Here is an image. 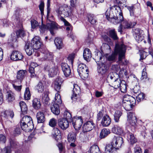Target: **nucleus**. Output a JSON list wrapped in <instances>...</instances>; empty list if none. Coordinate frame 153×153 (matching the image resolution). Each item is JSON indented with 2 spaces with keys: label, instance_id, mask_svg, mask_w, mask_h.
Returning a JSON list of instances; mask_svg holds the SVG:
<instances>
[{
  "label": "nucleus",
  "instance_id": "nucleus-35",
  "mask_svg": "<svg viewBox=\"0 0 153 153\" xmlns=\"http://www.w3.org/2000/svg\"><path fill=\"white\" fill-rule=\"evenodd\" d=\"M123 20V14L120 15L119 16H117L114 17L113 18L111 22L114 24H116L121 22Z\"/></svg>",
  "mask_w": 153,
  "mask_h": 153
},
{
  "label": "nucleus",
  "instance_id": "nucleus-20",
  "mask_svg": "<svg viewBox=\"0 0 153 153\" xmlns=\"http://www.w3.org/2000/svg\"><path fill=\"white\" fill-rule=\"evenodd\" d=\"M61 67L65 76H69L71 73V70L69 66L66 63H63L61 64Z\"/></svg>",
  "mask_w": 153,
  "mask_h": 153
},
{
  "label": "nucleus",
  "instance_id": "nucleus-61",
  "mask_svg": "<svg viewBox=\"0 0 153 153\" xmlns=\"http://www.w3.org/2000/svg\"><path fill=\"white\" fill-rule=\"evenodd\" d=\"M75 56V54L74 53H72L70 55L68 58V60L72 64H73L74 61V59Z\"/></svg>",
  "mask_w": 153,
  "mask_h": 153
},
{
  "label": "nucleus",
  "instance_id": "nucleus-6",
  "mask_svg": "<svg viewBox=\"0 0 153 153\" xmlns=\"http://www.w3.org/2000/svg\"><path fill=\"white\" fill-rule=\"evenodd\" d=\"M58 16L67 17L71 16V10L70 7L66 4H63L56 10Z\"/></svg>",
  "mask_w": 153,
  "mask_h": 153
},
{
  "label": "nucleus",
  "instance_id": "nucleus-26",
  "mask_svg": "<svg viewBox=\"0 0 153 153\" xmlns=\"http://www.w3.org/2000/svg\"><path fill=\"white\" fill-rule=\"evenodd\" d=\"M60 105L54 104L52 102L51 107V109L52 112L56 115H58L60 113L59 106Z\"/></svg>",
  "mask_w": 153,
  "mask_h": 153
},
{
  "label": "nucleus",
  "instance_id": "nucleus-62",
  "mask_svg": "<svg viewBox=\"0 0 153 153\" xmlns=\"http://www.w3.org/2000/svg\"><path fill=\"white\" fill-rule=\"evenodd\" d=\"M59 19L61 21L63 22L65 25L67 26H70V27H71L70 24L68 21H67L63 17L60 16L59 17Z\"/></svg>",
  "mask_w": 153,
  "mask_h": 153
},
{
  "label": "nucleus",
  "instance_id": "nucleus-13",
  "mask_svg": "<svg viewBox=\"0 0 153 153\" xmlns=\"http://www.w3.org/2000/svg\"><path fill=\"white\" fill-rule=\"evenodd\" d=\"M30 44L33 48L37 50L40 48L42 44L39 37L36 36L32 40Z\"/></svg>",
  "mask_w": 153,
  "mask_h": 153
},
{
  "label": "nucleus",
  "instance_id": "nucleus-36",
  "mask_svg": "<svg viewBox=\"0 0 153 153\" xmlns=\"http://www.w3.org/2000/svg\"><path fill=\"white\" fill-rule=\"evenodd\" d=\"M19 105L22 113L23 114H26L27 110V108L25 102L23 101H21L19 102Z\"/></svg>",
  "mask_w": 153,
  "mask_h": 153
},
{
  "label": "nucleus",
  "instance_id": "nucleus-33",
  "mask_svg": "<svg viewBox=\"0 0 153 153\" xmlns=\"http://www.w3.org/2000/svg\"><path fill=\"white\" fill-rule=\"evenodd\" d=\"M36 116L38 123H42L44 122L45 117L43 113L41 111L38 112Z\"/></svg>",
  "mask_w": 153,
  "mask_h": 153
},
{
  "label": "nucleus",
  "instance_id": "nucleus-17",
  "mask_svg": "<svg viewBox=\"0 0 153 153\" xmlns=\"http://www.w3.org/2000/svg\"><path fill=\"white\" fill-rule=\"evenodd\" d=\"M94 54L95 56L94 59L97 64L100 65L101 63H103L104 62V57L100 51H95Z\"/></svg>",
  "mask_w": 153,
  "mask_h": 153
},
{
  "label": "nucleus",
  "instance_id": "nucleus-8",
  "mask_svg": "<svg viewBox=\"0 0 153 153\" xmlns=\"http://www.w3.org/2000/svg\"><path fill=\"white\" fill-rule=\"evenodd\" d=\"M128 123L131 126L134 128L136 126L137 119L135 113L131 112H129L127 113Z\"/></svg>",
  "mask_w": 153,
  "mask_h": 153
},
{
  "label": "nucleus",
  "instance_id": "nucleus-64",
  "mask_svg": "<svg viewBox=\"0 0 153 153\" xmlns=\"http://www.w3.org/2000/svg\"><path fill=\"white\" fill-rule=\"evenodd\" d=\"M104 116L103 112L102 111H100L97 114V120L99 121Z\"/></svg>",
  "mask_w": 153,
  "mask_h": 153
},
{
  "label": "nucleus",
  "instance_id": "nucleus-44",
  "mask_svg": "<svg viewBox=\"0 0 153 153\" xmlns=\"http://www.w3.org/2000/svg\"><path fill=\"white\" fill-rule=\"evenodd\" d=\"M121 91L123 93H125L127 91V86L125 81L122 80L120 86Z\"/></svg>",
  "mask_w": 153,
  "mask_h": 153
},
{
  "label": "nucleus",
  "instance_id": "nucleus-30",
  "mask_svg": "<svg viewBox=\"0 0 153 153\" xmlns=\"http://www.w3.org/2000/svg\"><path fill=\"white\" fill-rule=\"evenodd\" d=\"M100 65L101 67L98 69V72L100 74L103 75L108 70L107 67L105 62L103 63H101Z\"/></svg>",
  "mask_w": 153,
  "mask_h": 153
},
{
  "label": "nucleus",
  "instance_id": "nucleus-3",
  "mask_svg": "<svg viewBox=\"0 0 153 153\" xmlns=\"http://www.w3.org/2000/svg\"><path fill=\"white\" fill-rule=\"evenodd\" d=\"M107 80L111 82L112 86L115 88H119L122 82L119 75L115 72L110 73L107 76Z\"/></svg>",
  "mask_w": 153,
  "mask_h": 153
},
{
  "label": "nucleus",
  "instance_id": "nucleus-34",
  "mask_svg": "<svg viewBox=\"0 0 153 153\" xmlns=\"http://www.w3.org/2000/svg\"><path fill=\"white\" fill-rule=\"evenodd\" d=\"M112 131L114 133L118 134H120L123 132V130L121 127L117 125H114Z\"/></svg>",
  "mask_w": 153,
  "mask_h": 153
},
{
  "label": "nucleus",
  "instance_id": "nucleus-52",
  "mask_svg": "<svg viewBox=\"0 0 153 153\" xmlns=\"http://www.w3.org/2000/svg\"><path fill=\"white\" fill-rule=\"evenodd\" d=\"M128 138H129L130 142L131 144H133L136 142V139L135 138L134 135L131 133H128Z\"/></svg>",
  "mask_w": 153,
  "mask_h": 153
},
{
  "label": "nucleus",
  "instance_id": "nucleus-41",
  "mask_svg": "<svg viewBox=\"0 0 153 153\" xmlns=\"http://www.w3.org/2000/svg\"><path fill=\"white\" fill-rule=\"evenodd\" d=\"M110 133V132L109 130L106 128L103 129L100 134V137L101 138H103Z\"/></svg>",
  "mask_w": 153,
  "mask_h": 153
},
{
  "label": "nucleus",
  "instance_id": "nucleus-39",
  "mask_svg": "<svg viewBox=\"0 0 153 153\" xmlns=\"http://www.w3.org/2000/svg\"><path fill=\"white\" fill-rule=\"evenodd\" d=\"M76 134L73 132H70L68 135V139L69 142H74L76 140Z\"/></svg>",
  "mask_w": 153,
  "mask_h": 153
},
{
  "label": "nucleus",
  "instance_id": "nucleus-16",
  "mask_svg": "<svg viewBox=\"0 0 153 153\" xmlns=\"http://www.w3.org/2000/svg\"><path fill=\"white\" fill-rule=\"evenodd\" d=\"M63 81V80L61 77H58L52 83V86L56 91H59L60 89L61 84Z\"/></svg>",
  "mask_w": 153,
  "mask_h": 153
},
{
  "label": "nucleus",
  "instance_id": "nucleus-63",
  "mask_svg": "<svg viewBox=\"0 0 153 153\" xmlns=\"http://www.w3.org/2000/svg\"><path fill=\"white\" fill-rule=\"evenodd\" d=\"M12 85L13 88L15 90L18 91H21L22 85L17 86L15 84H13Z\"/></svg>",
  "mask_w": 153,
  "mask_h": 153
},
{
  "label": "nucleus",
  "instance_id": "nucleus-24",
  "mask_svg": "<svg viewBox=\"0 0 153 153\" xmlns=\"http://www.w3.org/2000/svg\"><path fill=\"white\" fill-rule=\"evenodd\" d=\"M27 74V71L25 70H21L18 71L17 73L16 78L17 79L20 81L21 82Z\"/></svg>",
  "mask_w": 153,
  "mask_h": 153
},
{
  "label": "nucleus",
  "instance_id": "nucleus-43",
  "mask_svg": "<svg viewBox=\"0 0 153 153\" xmlns=\"http://www.w3.org/2000/svg\"><path fill=\"white\" fill-rule=\"evenodd\" d=\"M114 148L112 144H108L106 146L105 148V151L109 153H112L114 152Z\"/></svg>",
  "mask_w": 153,
  "mask_h": 153
},
{
  "label": "nucleus",
  "instance_id": "nucleus-18",
  "mask_svg": "<svg viewBox=\"0 0 153 153\" xmlns=\"http://www.w3.org/2000/svg\"><path fill=\"white\" fill-rule=\"evenodd\" d=\"M23 57L22 54L18 51H13L10 56L11 59L15 61L21 60Z\"/></svg>",
  "mask_w": 153,
  "mask_h": 153
},
{
  "label": "nucleus",
  "instance_id": "nucleus-21",
  "mask_svg": "<svg viewBox=\"0 0 153 153\" xmlns=\"http://www.w3.org/2000/svg\"><path fill=\"white\" fill-rule=\"evenodd\" d=\"M6 99L9 103L15 100V95L11 90L7 91L6 94Z\"/></svg>",
  "mask_w": 153,
  "mask_h": 153
},
{
  "label": "nucleus",
  "instance_id": "nucleus-54",
  "mask_svg": "<svg viewBox=\"0 0 153 153\" xmlns=\"http://www.w3.org/2000/svg\"><path fill=\"white\" fill-rule=\"evenodd\" d=\"M147 79V73L146 72V68H143V69L142 73V76L141 77H140V79L141 80H144V81L145 79Z\"/></svg>",
  "mask_w": 153,
  "mask_h": 153
},
{
  "label": "nucleus",
  "instance_id": "nucleus-11",
  "mask_svg": "<svg viewBox=\"0 0 153 153\" xmlns=\"http://www.w3.org/2000/svg\"><path fill=\"white\" fill-rule=\"evenodd\" d=\"M133 35L135 40L138 42H141L144 39L143 31L139 28L135 29Z\"/></svg>",
  "mask_w": 153,
  "mask_h": 153
},
{
  "label": "nucleus",
  "instance_id": "nucleus-23",
  "mask_svg": "<svg viewBox=\"0 0 153 153\" xmlns=\"http://www.w3.org/2000/svg\"><path fill=\"white\" fill-rule=\"evenodd\" d=\"M111 119L108 115L105 114L102 118L101 124L103 126H108L111 124Z\"/></svg>",
  "mask_w": 153,
  "mask_h": 153
},
{
  "label": "nucleus",
  "instance_id": "nucleus-14",
  "mask_svg": "<svg viewBox=\"0 0 153 153\" xmlns=\"http://www.w3.org/2000/svg\"><path fill=\"white\" fill-rule=\"evenodd\" d=\"M45 70L48 72L49 76L51 77L56 75L58 72V68L57 66H47Z\"/></svg>",
  "mask_w": 153,
  "mask_h": 153
},
{
  "label": "nucleus",
  "instance_id": "nucleus-29",
  "mask_svg": "<svg viewBox=\"0 0 153 153\" xmlns=\"http://www.w3.org/2000/svg\"><path fill=\"white\" fill-rule=\"evenodd\" d=\"M136 22H128L126 21H124L123 23V25L124 29H128L131 28L135 25Z\"/></svg>",
  "mask_w": 153,
  "mask_h": 153
},
{
  "label": "nucleus",
  "instance_id": "nucleus-49",
  "mask_svg": "<svg viewBox=\"0 0 153 153\" xmlns=\"http://www.w3.org/2000/svg\"><path fill=\"white\" fill-rule=\"evenodd\" d=\"M49 97L47 94H44L42 97V102L45 105H47L49 104Z\"/></svg>",
  "mask_w": 153,
  "mask_h": 153
},
{
  "label": "nucleus",
  "instance_id": "nucleus-59",
  "mask_svg": "<svg viewBox=\"0 0 153 153\" xmlns=\"http://www.w3.org/2000/svg\"><path fill=\"white\" fill-rule=\"evenodd\" d=\"M120 66L118 65H112L111 67V69L114 71H119V69L121 68V67L122 65Z\"/></svg>",
  "mask_w": 153,
  "mask_h": 153
},
{
  "label": "nucleus",
  "instance_id": "nucleus-15",
  "mask_svg": "<svg viewBox=\"0 0 153 153\" xmlns=\"http://www.w3.org/2000/svg\"><path fill=\"white\" fill-rule=\"evenodd\" d=\"M95 127V125L92 121H88L83 126V131L84 132H88L92 130Z\"/></svg>",
  "mask_w": 153,
  "mask_h": 153
},
{
  "label": "nucleus",
  "instance_id": "nucleus-31",
  "mask_svg": "<svg viewBox=\"0 0 153 153\" xmlns=\"http://www.w3.org/2000/svg\"><path fill=\"white\" fill-rule=\"evenodd\" d=\"M128 63L125 65L123 64H119L120 65H122V66L123 65L124 66L123 67H121V68L120 69V70L119 72V74L120 76L123 77L124 76H126L128 75L127 71L126 69V65Z\"/></svg>",
  "mask_w": 153,
  "mask_h": 153
},
{
  "label": "nucleus",
  "instance_id": "nucleus-19",
  "mask_svg": "<svg viewBox=\"0 0 153 153\" xmlns=\"http://www.w3.org/2000/svg\"><path fill=\"white\" fill-rule=\"evenodd\" d=\"M68 121L65 118H60L58 120V125L63 130H66L69 126Z\"/></svg>",
  "mask_w": 153,
  "mask_h": 153
},
{
  "label": "nucleus",
  "instance_id": "nucleus-48",
  "mask_svg": "<svg viewBox=\"0 0 153 153\" xmlns=\"http://www.w3.org/2000/svg\"><path fill=\"white\" fill-rule=\"evenodd\" d=\"M88 17L89 22L91 24L94 25L97 22V20L93 15L89 14Z\"/></svg>",
  "mask_w": 153,
  "mask_h": 153
},
{
  "label": "nucleus",
  "instance_id": "nucleus-60",
  "mask_svg": "<svg viewBox=\"0 0 153 153\" xmlns=\"http://www.w3.org/2000/svg\"><path fill=\"white\" fill-rule=\"evenodd\" d=\"M144 94L143 93H140L137 96L136 98L138 102H140L143 100L144 99Z\"/></svg>",
  "mask_w": 153,
  "mask_h": 153
},
{
  "label": "nucleus",
  "instance_id": "nucleus-4",
  "mask_svg": "<svg viewBox=\"0 0 153 153\" xmlns=\"http://www.w3.org/2000/svg\"><path fill=\"white\" fill-rule=\"evenodd\" d=\"M135 102L134 97L129 95H125L123 98L122 104L126 110L130 111L132 109Z\"/></svg>",
  "mask_w": 153,
  "mask_h": 153
},
{
  "label": "nucleus",
  "instance_id": "nucleus-27",
  "mask_svg": "<svg viewBox=\"0 0 153 153\" xmlns=\"http://www.w3.org/2000/svg\"><path fill=\"white\" fill-rule=\"evenodd\" d=\"M25 48L26 53L29 56L31 55L34 51L35 49L33 48L30 44L28 43L26 44Z\"/></svg>",
  "mask_w": 153,
  "mask_h": 153
},
{
  "label": "nucleus",
  "instance_id": "nucleus-58",
  "mask_svg": "<svg viewBox=\"0 0 153 153\" xmlns=\"http://www.w3.org/2000/svg\"><path fill=\"white\" fill-rule=\"evenodd\" d=\"M56 120L55 119L53 118L50 120L49 125L52 127H54L56 126Z\"/></svg>",
  "mask_w": 153,
  "mask_h": 153
},
{
  "label": "nucleus",
  "instance_id": "nucleus-5",
  "mask_svg": "<svg viewBox=\"0 0 153 153\" xmlns=\"http://www.w3.org/2000/svg\"><path fill=\"white\" fill-rule=\"evenodd\" d=\"M39 30L42 33H43L45 31L49 30L51 33L54 35L55 34L54 31L58 29L57 25L53 21H50L47 23L46 25L42 24L39 26Z\"/></svg>",
  "mask_w": 153,
  "mask_h": 153
},
{
  "label": "nucleus",
  "instance_id": "nucleus-9",
  "mask_svg": "<svg viewBox=\"0 0 153 153\" xmlns=\"http://www.w3.org/2000/svg\"><path fill=\"white\" fill-rule=\"evenodd\" d=\"M115 149H119L123 143V138L120 136H114L111 143Z\"/></svg>",
  "mask_w": 153,
  "mask_h": 153
},
{
  "label": "nucleus",
  "instance_id": "nucleus-12",
  "mask_svg": "<svg viewBox=\"0 0 153 153\" xmlns=\"http://www.w3.org/2000/svg\"><path fill=\"white\" fill-rule=\"evenodd\" d=\"M72 125L76 130H78L81 128L83 123L81 117L76 116L73 118Z\"/></svg>",
  "mask_w": 153,
  "mask_h": 153
},
{
  "label": "nucleus",
  "instance_id": "nucleus-38",
  "mask_svg": "<svg viewBox=\"0 0 153 153\" xmlns=\"http://www.w3.org/2000/svg\"><path fill=\"white\" fill-rule=\"evenodd\" d=\"M88 153H101V152L98 146L93 145L90 148Z\"/></svg>",
  "mask_w": 153,
  "mask_h": 153
},
{
  "label": "nucleus",
  "instance_id": "nucleus-57",
  "mask_svg": "<svg viewBox=\"0 0 153 153\" xmlns=\"http://www.w3.org/2000/svg\"><path fill=\"white\" fill-rule=\"evenodd\" d=\"M31 27L33 29L36 28V27H38L39 25L38 22L34 19L32 20L31 21Z\"/></svg>",
  "mask_w": 153,
  "mask_h": 153
},
{
  "label": "nucleus",
  "instance_id": "nucleus-37",
  "mask_svg": "<svg viewBox=\"0 0 153 153\" xmlns=\"http://www.w3.org/2000/svg\"><path fill=\"white\" fill-rule=\"evenodd\" d=\"M53 103L58 105H60L61 104L62 101L61 97L58 92L56 93L55 95L54 101Z\"/></svg>",
  "mask_w": 153,
  "mask_h": 153
},
{
  "label": "nucleus",
  "instance_id": "nucleus-28",
  "mask_svg": "<svg viewBox=\"0 0 153 153\" xmlns=\"http://www.w3.org/2000/svg\"><path fill=\"white\" fill-rule=\"evenodd\" d=\"M83 56L84 59L87 61H89L91 57V53L88 48L85 49L83 51Z\"/></svg>",
  "mask_w": 153,
  "mask_h": 153
},
{
  "label": "nucleus",
  "instance_id": "nucleus-47",
  "mask_svg": "<svg viewBox=\"0 0 153 153\" xmlns=\"http://www.w3.org/2000/svg\"><path fill=\"white\" fill-rule=\"evenodd\" d=\"M30 94L29 90V89L28 88H27L25 91L24 97L25 100H28L30 99Z\"/></svg>",
  "mask_w": 153,
  "mask_h": 153
},
{
  "label": "nucleus",
  "instance_id": "nucleus-42",
  "mask_svg": "<svg viewBox=\"0 0 153 153\" xmlns=\"http://www.w3.org/2000/svg\"><path fill=\"white\" fill-rule=\"evenodd\" d=\"M122 114V113L120 111H116L114 114V120L115 122L118 123L119 121V119Z\"/></svg>",
  "mask_w": 153,
  "mask_h": 153
},
{
  "label": "nucleus",
  "instance_id": "nucleus-7",
  "mask_svg": "<svg viewBox=\"0 0 153 153\" xmlns=\"http://www.w3.org/2000/svg\"><path fill=\"white\" fill-rule=\"evenodd\" d=\"M77 71L80 76L83 79H85L88 76V70L86 65L84 64H79Z\"/></svg>",
  "mask_w": 153,
  "mask_h": 153
},
{
  "label": "nucleus",
  "instance_id": "nucleus-45",
  "mask_svg": "<svg viewBox=\"0 0 153 153\" xmlns=\"http://www.w3.org/2000/svg\"><path fill=\"white\" fill-rule=\"evenodd\" d=\"M35 88L38 92H42L44 90V86L41 82H39L35 87Z\"/></svg>",
  "mask_w": 153,
  "mask_h": 153
},
{
  "label": "nucleus",
  "instance_id": "nucleus-46",
  "mask_svg": "<svg viewBox=\"0 0 153 153\" xmlns=\"http://www.w3.org/2000/svg\"><path fill=\"white\" fill-rule=\"evenodd\" d=\"M115 8V9L114 11V14L115 16H119L120 15L123 14L122 10L119 7L116 6Z\"/></svg>",
  "mask_w": 153,
  "mask_h": 153
},
{
  "label": "nucleus",
  "instance_id": "nucleus-50",
  "mask_svg": "<svg viewBox=\"0 0 153 153\" xmlns=\"http://www.w3.org/2000/svg\"><path fill=\"white\" fill-rule=\"evenodd\" d=\"M53 58V54L48 52H47L44 54V59L46 60H51Z\"/></svg>",
  "mask_w": 153,
  "mask_h": 153
},
{
  "label": "nucleus",
  "instance_id": "nucleus-1",
  "mask_svg": "<svg viewBox=\"0 0 153 153\" xmlns=\"http://www.w3.org/2000/svg\"><path fill=\"white\" fill-rule=\"evenodd\" d=\"M104 46L105 49L104 52L106 53L105 54L106 59L110 62H115L116 60L117 55L119 54V62L120 64L125 65L128 63V62L125 58L124 54L126 51L125 46L123 44H116L114 52L111 54L109 55L108 53L111 52V49L109 46L107 44H105Z\"/></svg>",
  "mask_w": 153,
  "mask_h": 153
},
{
  "label": "nucleus",
  "instance_id": "nucleus-25",
  "mask_svg": "<svg viewBox=\"0 0 153 153\" xmlns=\"http://www.w3.org/2000/svg\"><path fill=\"white\" fill-rule=\"evenodd\" d=\"M105 15L107 20L111 22V21H112L113 18L115 16L114 14L112 9L111 8L107 9Z\"/></svg>",
  "mask_w": 153,
  "mask_h": 153
},
{
  "label": "nucleus",
  "instance_id": "nucleus-10",
  "mask_svg": "<svg viewBox=\"0 0 153 153\" xmlns=\"http://www.w3.org/2000/svg\"><path fill=\"white\" fill-rule=\"evenodd\" d=\"M73 87V94L71 99L74 101H79L80 100L79 94L80 92V88L77 84H75L74 85Z\"/></svg>",
  "mask_w": 153,
  "mask_h": 153
},
{
  "label": "nucleus",
  "instance_id": "nucleus-2",
  "mask_svg": "<svg viewBox=\"0 0 153 153\" xmlns=\"http://www.w3.org/2000/svg\"><path fill=\"white\" fill-rule=\"evenodd\" d=\"M20 125L22 129L26 131L31 130L33 128L32 119L28 116L23 117L21 120Z\"/></svg>",
  "mask_w": 153,
  "mask_h": 153
},
{
  "label": "nucleus",
  "instance_id": "nucleus-32",
  "mask_svg": "<svg viewBox=\"0 0 153 153\" xmlns=\"http://www.w3.org/2000/svg\"><path fill=\"white\" fill-rule=\"evenodd\" d=\"M54 43L57 49L59 50L63 47V44L61 39L59 38L56 37L54 40Z\"/></svg>",
  "mask_w": 153,
  "mask_h": 153
},
{
  "label": "nucleus",
  "instance_id": "nucleus-40",
  "mask_svg": "<svg viewBox=\"0 0 153 153\" xmlns=\"http://www.w3.org/2000/svg\"><path fill=\"white\" fill-rule=\"evenodd\" d=\"M33 105L35 109L39 108L41 106V104L39 100L37 98H35L33 101Z\"/></svg>",
  "mask_w": 153,
  "mask_h": 153
},
{
  "label": "nucleus",
  "instance_id": "nucleus-53",
  "mask_svg": "<svg viewBox=\"0 0 153 153\" xmlns=\"http://www.w3.org/2000/svg\"><path fill=\"white\" fill-rule=\"evenodd\" d=\"M109 35L114 40H116L118 39L117 34L114 30H111L110 31Z\"/></svg>",
  "mask_w": 153,
  "mask_h": 153
},
{
  "label": "nucleus",
  "instance_id": "nucleus-51",
  "mask_svg": "<svg viewBox=\"0 0 153 153\" xmlns=\"http://www.w3.org/2000/svg\"><path fill=\"white\" fill-rule=\"evenodd\" d=\"M64 117L65 118V119L70 123H71L73 119L72 118V116L71 114L68 112L66 111L65 112Z\"/></svg>",
  "mask_w": 153,
  "mask_h": 153
},
{
  "label": "nucleus",
  "instance_id": "nucleus-56",
  "mask_svg": "<svg viewBox=\"0 0 153 153\" xmlns=\"http://www.w3.org/2000/svg\"><path fill=\"white\" fill-rule=\"evenodd\" d=\"M148 54V53L146 51H140V60L141 61V60L145 59L147 56Z\"/></svg>",
  "mask_w": 153,
  "mask_h": 153
},
{
  "label": "nucleus",
  "instance_id": "nucleus-55",
  "mask_svg": "<svg viewBox=\"0 0 153 153\" xmlns=\"http://www.w3.org/2000/svg\"><path fill=\"white\" fill-rule=\"evenodd\" d=\"M16 36L18 37H23L25 35V31L22 29H19L16 32Z\"/></svg>",
  "mask_w": 153,
  "mask_h": 153
},
{
  "label": "nucleus",
  "instance_id": "nucleus-22",
  "mask_svg": "<svg viewBox=\"0 0 153 153\" xmlns=\"http://www.w3.org/2000/svg\"><path fill=\"white\" fill-rule=\"evenodd\" d=\"M51 135L57 141L61 138V135L60 131L57 128H54L52 130Z\"/></svg>",
  "mask_w": 153,
  "mask_h": 153
}]
</instances>
